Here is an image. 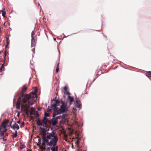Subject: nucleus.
I'll return each instance as SVG.
<instances>
[{
  "instance_id": "obj_1",
  "label": "nucleus",
  "mask_w": 151,
  "mask_h": 151,
  "mask_svg": "<svg viewBox=\"0 0 151 151\" xmlns=\"http://www.w3.org/2000/svg\"><path fill=\"white\" fill-rule=\"evenodd\" d=\"M27 89L25 86H24L22 88V92L20 94L22 97H20L18 98L16 103V108L17 109H20L21 111L25 112L27 116H29V109L30 105L33 104V100L37 96L36 92L37 90H36L34 92H31L29 94H24V92H25Z\"/></svg>"
},
{
  "instance_id": "obj_2",
  "label": "nucleus",
  "mask_w": 151,
  "mask_h": 151,
  "mask_svg": "<svg viewBox=\"0 0 151 151\" xmlns=\"http://www.w3.org/2000/svg\"><path fill=\"white\" fill-rule=\"evenodd\" d=\"M53 104L51 108L55 112V116L65 112L67 111V104L62 100L58 101L55 99L52 100Z\"/></svg>"
},
{
  "instance_id": "obj_3",
  "label": "nucleus",
  "mask_w": 151,
  "mask_h": 151,
  "mask_svg": "<svg viewBox=\"0 0 151 151\" xmlns=\"http://www.w3.org/2000/svg\"><path fill=\"white\" fill-rule=\"evenodd\" d=\"M47 135H46V133L45 132H44L42 136V142L46 143H48L49 141L48 139H51V137L54 136V134L53 133V131L50 133L47 132Z\"/></svg>"
},
{
  "instance_id": "obj_4",
  "label": "nucleus",
  "mask_w": 151,
  "mask_h": 151,
  "mask_svg": "<svg viewBox=\"0 0 151 151\" xmlns=\"http://www.w3.org/2000/svg\"><path fill=\"white\" fill-rule=\"evenodd\" d=\"M8 135V133L5 132L4 130L1 127L0 128V139H2L3 141H5L6 140V137Z\"/></svg>"
},
{
  "instance_id": "obj_5",
  "label": "nucleus",
  "mask_w": 151,
  "mask_h": 151,
  "mask_svg": "<svg viewBox=\"0 0 151 151\" xmlns=\"http://www.w3.org/2000/svg\"><path fill=\"white\" fill-rule=\"evenodd\" d=\"M51 111V109H47V112L45 111V112L44 116L43 117V119L42 120V121L43 123V127H46L47 126V122L49 120L47 118V117L49 116V114L47 112H48L49 111Z\"/></svg>"
},
{
  "instance_id": "obj_6",
  "label": "nucleus",
  "mask_w": 151,
  "mask_h": 151,
  "mask_svg": "<svg viewBox=\"0 0 151 151\" xmlns=\"http://www.w3.org/2000/svg\"><path fill=\"white\" fill-rule=\"evenodd\" d=\"M58 119H60V117L57 116L56 118H53L51 120H49L47 122L50 124H52L53 126L56 125L58 123Z\"/></svg>"
},
{
  "instance_id": "obj_7",
  "label": "nucleus",
  "mask_w": 151,
  "mask_h": 151,
  "mask_svg": "<svg viewBox=\"0 0 151 151\" xmlns=\"http://www.w3.org/2000/svg\"><path fill=\"white\" fill-rule=\"evenodd\" d=\"M53 133L54 134V136L52 137H54V141L52 147H55L58 146H56V145L58 140V139L56 133L54 131H53Z\"/></svg>"
},
{
  "instance_id": "obj_8",
  "label": "nucleus",
  "mask_w": 151,
  "mask_h": 151,
  "mask_svg": "<svg viewBox=\"0 0 151 151\" xmlns=\"http://www.w3.org/2000/svg\"><path fill=\"white\" fill-rule=\"evenodd\" d=\"M37 41V39H35V38H32L31 39V47L35 46L36 44V42Z\"/></svg>"
},
{
  "instance_id": "obj_9",
  "label": "nucleus",
  "mask_w": 151,
  "mask_h": 151,
  "mask_svg": "<svg viewBox=\"0 0 151 151\" xmlns=\"http://www.w3.org/2000/svg\"><path fill=\"white\" fill-rule=\"evenodd\" d=\"M36 121L37 122V126H43V123L42 120H40L39 119H38Z\"/></svg>"
},
{
  "instance_id": "obj_10",
  "label": "nucleus",
  "mask_w": 151,
  "mask_h": 151,
  "mask_svg": "<svg viewBox=\"0 0 151 151\" xmlns=\"http://www.w3.org/2000/svg\"><path fill=\"white\" fill-rule=\"evenodd\" d=\"M11 127L14 129H16L17 130H18L19 129V125L15 123L12 126L11 125Z\"/></svg>"
},
{
  "instance_id": "obj_11",
  "label": "nucleus",
  "mask_w": 151,
  "mask_h": 151,
  "mask_svg": "<svg viewBox=\"0 0 151 151\" xmlns=\"http://www.w3.org/2000/svg\"><path fill=\"white\" fill-rule=\"evenodd\" d=\"M1 127L4 130L5 132H6L7 129H6V125L4 124L3 122L1 124V125H0V128Z\"/></svg>"
},
{
  "instance_id": "obj_12",
  "label": "nucleus",
  "mask_w": 151,
  "mask_h": 151,
  "mask_svg": "<svg viewBox=\"0 0 151 151\" xmlns=\"http://www.w3.org/2000/svg\"><path fill=\"white\" fill-rule=\"evenodd\" d=\"M68 98L70 101V104H72V103L74 102L73 98L70 96H68Z\"/></svg>"
},
{
  "instance_id": "obj_13",
  "label": "nucleus",
  "mask_w": 151,
  "mask_h": 151,
  "mask_svg": "<svg viewBox=\"0 0 151 151\" xmlns=\"http://www.w3.org/2000/svg\"><path fill=\"white\" fill-rule=\"evenodd\" d=\"M6 50L5 51V52H4V61L3 62L4 63H5V60H6ZM4 63H3L2 65H1V68L2 69H4Z\"/></svg>"
},
{
  "instance_id": "obj_14",
  "label": "nucleus",
  "mask_w": 151,
  "mask_h": 151,
  "mask_svg": "<svg viewBox=\"0 0 151 151\" xmlns=\"http://www.w3.org/2000/svg\"><path fill=\"white\" fill-rule=\"evenodd\" d=\"M46 143L42 142V146L40 147V148L43 150H45V144Z\"/></svg>"
},
{
  "instance_id": "obj_15",
  "label": "nucleus",
  "mask_w": 151,
  "mask_h": 151,
  "mask_svg": "<svg viewBox=\"0 0 151 151\" xmlns=\"http://www.w3.org/2000/svg\"><path fill=\"white\" fill-rule=\"evenodd\" d=\"M54 141V139H53L52 140H51L50 141V142H48L47 145L49 146H51L52 145Z\"/></svg>"
},
{
  "instance_id": "obj_16",
  "label": "nucleus",
  "mask_w": 151,
  "mask_h": 151,
  "mask_svg": "<svg viewBox=\"0 0 151 151\" xmlns=\"http://www.w3.org/2000/svg\"><path fill=\"white\" fill-rule=\"evenodd\" d=\"M79 102V100H77L76 102V106L78 108H79L81 106V104H80Z\"/></svg>"
},
{
  "instance_id": "obj_17",
  "label": "nucleus",
  "mask_w": 151,
  "mask_h": 151,
  "mask_svg": "<svg viewBox=\"0 0 151 151\" xmlns=\"http://www.w3.org/2000/svg\"><path fill=\"white\" fill-rule=\"evenodd\" d=\"M57 149H58V146H57L55 147H52L51 148V150L52 151H56Z\"/></svg>"
},
{
  "instance_id": "obj_18",
  "label": "nucleus",
  "mask_w": 151,
  "mask_h": 151,
  "mask_svg": "<svg viewBox=\"0 0 151 151\" xmlns=\"http://www.w3.org/2000/svg\"><path fill=\"white\" fill-rule=\"evenodd\" d=\"M17 130L15 131V132L14 133H13V135H12V138H16L17 137Z\"/></svg>"
},
{
  "instance_id": "obj_19",
  "label": "nucleus",
  "mask_w": 151,
  "mask_h": 151,
  "mask_svg": "<svg viewBox=\"0 0 151 151\" xmlns=\"http://www.w3.org/2000/svg\"><path fill=\"white\" fill-rule=\"evenodd\" d=\"M146 76L148 78L151 77V72H147L146 73Z\"/></svg>"
},
{
  "instance_id": "obj_20",
  "label": "nucleus",
  "mask_w": 151,
  "mask_h": 151,
  "mask_svg": "<svg viewBox=\"0 0 151 151\" xmlns=\"http://www.w3.org/2000/svg\"><path fill=\"white\" fill-rule=\"evenodd\" d=\"M59 63H58L57 64V66L56 68V72L57 73H58V72L59 70Z\"/></svg>"
},
{
  "instance_id": "obj_21",
  "label": "nucleus",
  "mask_w": 151,
  "mask_h": 151,
  "mask_svg": "<svg viewBox=\"0 0 151 151\" xmlns=\"http://www.w3.org/2000/svg\"><path fill=\"white\" fill-rule=\"evenodd\" d=\"M35 32L33 31H32L31 33L32 38H35L36 37L35 36Z\"/></svg>"
},
{
  "instance_id": "obj_22",
  "label": "nucleus",
  "mask_w": 151,
  "mask_h": 151,
  "mask_svg": "<svg viewBox=\"0 0 151 151\" xmlns=\"http://www.w3.org/2000/svg\"><path fill=\"white\" fill-rule=\"evenodd\" d=\"M59 116L60 117V119H64L65 118V117H66V115L64 114H63L62 116Z\"/></svg>"
},
{
  "instance_id": "obj_23",
  "label": "nucleus",
  "mask_w": 151,
  "mask_h": 151,
  "mask_svg": "<svg viewBox=\"0 0 151 151\" xmlns=\"http://www.w3.org/2000/svg\"><path fill=\"white\" fill-rule=\"evenodd\" d=\"M9 122V120H4L3 122L6 125Z\"/></svg>"
},
{
  "instance_id": "obj_24",
  "label": "nucleus",
  "mask_w": 151,
  "mask_h": 151,
  "mask_svg": "<svg viewBox=\"0 0 151 151\" xmlns=\"http://www.w3.org/2000/svg\"><path fill=\"white\" fill-rule=\"evenodd\" d=\"M34 108L33 107H31V111L30 112H31V113L33 112L34 113Z\"/></svg>"
},
{
  "instance_id": "obj_25",
  "label": "nucleus",
  "mask_w": 151,
  "mask_h": 151,
  "mask_svg": "<svg viewBox=\"0 0 151 151\" xmlns=\"http://www.w3.org/2000/svg\"><path fill=\"white\" fill-rule=\"evenodd\" d=\"M64 89L65 91V92H66L67 91V87L66 86H65L64 88Z\"/></svg>"
},
{
  "instance_id": "obj_26",
  "label": "nucleus",
  "mask_w": 151,
  "mask_h": 151,
  "mask_svg": "<svg viewBox=\"0 0 151 151\" xmlns=\"http://www.w3.org/2000/svg\"><path fill=\"white\" fill-rule=\"evenodd\" d=\"M24 125V122H22V123H21V125H20V127H23Z\"/></svg>"
},
{
  "instance_id": "obj_27",
  "label": "nucleus",
  "mask_w": 151,
  "mask_h": 151,
  "mask_svg": "<svg viewBox=\"0 0 151 151\" xmlns=\"http://www.w3.org/2000/svg\"><path fill=\"white\" fill-rule=\"evenodd\" d=\"M6 15V12H3V13H2V16H3V17H5V15Z\"/></svg>"
},
{
  "instance_id": "obj_28",
  "label": "nucleus",
  "mask_w": 151,
  "mask_h": 151,
  "mask_svg": "<svg viewBox=\"0 0 151 151\" xmlns=\"http://www.w3.org/2000/svg\"><path fill=\"white\" fill-rule=\"evenodd\" d=\"M65 93H66L67 95H68V96L70 95L69 92H68L67 91L66 92H65Z\"/></svg>"
},
{
  "instance_id": "obj_29",
  "label": "nucleus",
  "mask_w": 151,
  "mask_h": 151,
  "mask_svg": "<svg viewBox=\"0 0 151 151\" xmlns=\"http://www.w3.org/2000/svg\"><path fill=\"white\" fill-rule=\"evenodd\" d=\"M34 114V113L33 112L31 113V112H30V116L32 115L33 114Z\"/></svg>"
},
{
  "instance_id": "obj_30",
  "label": "nucleus",
  "mask_w": 151,
  "mask_h": 151,
  "mask_svg": "<svg viewBox=\"0 0 151 151\" xmlns=\"http://www.w3.org/2000/svg\"><path fill=\"white\" fill-rule=\"evenodd\" d=\"M35 50V48H33L32 49V52H34V51Z\"/></svg>"
},
{
  "instance_id": "obj_31",
  "label": "nucleus",
  "mask_w": 151,
  "mask_h": 151,
  "mask_svg": "<svg viewBox=\"0 0 151 151\" xmlns=\"http://www.w3.org/2000/svg\"><path fill=\"white\" fill-rule=\"evenodd\" d=\"M37 117H39V114L37 112Z\"/></svg>"
},
{
  "instance_id": "obj_32",
  "label": "nucleus",
  "mask_w": 151,
  "mask_h": 151,
  "mask_svg": "<svg viewBox=\"0 0 151 151\" xmlns=\"http://www.w3.org/2000/svg\"><path fill=\"white\" fill-rule=\"evenodd\" d=\"M4 10H1V12H2V13H3V12H5V11H4Z\"/></svg>"
},
{
  "instance_id": "obj_33",
  "label": "nucleus",
  "mask_w": 151,
  "mask_h": 151,
  "mask_svg": "<svg viewBox=\"0 0 151 151\" xmlns=\"http://www.w3.org/2000/svg\"><path fill=\"white\" fill-rule=\"evenodd\" d=\"M17 123L19 124L20 123V121H19L17 122Z\"/></svg>"
},
{
  "instance_id": "obj_34",
  "label": "nucleus",
  "mask_w": 151,
  "mask_h": 151,
  "mask_svg": "<svg viewBox=\"0 0 151 151\" xmlns=\"http://www.w3.org/2000/svg\"><path fill=\"white\" fill-rule=\"evenodd\" d=\"M2 69L1 68H0V72L2 71Z\"/></svg>"
},
{
  "instance_id": "obj_35",
  "label": "nucleus",
  "mask_w": 151,
  "mask_h": 151,
  "mask_svg": "<svg viewBox=\"0 0 151 151\" xmlns=\"http://www.w3.org/2000/svg\"><path fill=\"white\" fill-rule=\"evenodd\" d=\"M8 45H6V46H5V48H7V47Z\"/></svg>"
},
{
  "instance_id": "obj_36",
  "label": "nucleus",
  "mask_w": 151,
  "mask_h": 151,
  "mask_svg": "<svg viewBox=\"0 0 151 151\" xmlns=\"http://www.w3.org/2000/svg\"><path fill=\"white\" fill-rule=\"evenodd\" d=\"M7 45H9V42L8 41H7Z\"/></svg>"
},
{
  "instance_id": "obj_37",
  "label": "nucleus",
  "mask_w": 151,
  "mask_h": 151,
  "mask_svg": "<svg viewBox=\"0 0 151 151\" xmlns=\"http://www.w3.org/2000/svg\"><path fill=\"white\" fill-rule=\"evenodd\" d=\"M32 151V150H27V151Z\"/></svg>"
},
{
  "instance_id": "obj_38",
  "label": "nucleus",
  "mask_w": 151,
  "mask_h": 151,
  "mask_svg": "<svg viewBox=\"0 0 151 151\" xmlns=\"http://www.w3.org/2000/svg\"><path fill=\"white\" fill-rule=\"evenodd\" d=\"M76 142H77V144H78V141H77Z\"/></svg>"
},
{
  "instance_id": "obj_39",
  "label": "nucleus",
  "mask_w": 151,
  "mask_h": 151,
  "mask_svg": "<svg viewBox=\"0 0 151 151\" xmlns=\"http://www.w3.org/2000/svg\"><path fill=\"white\" fill-rule=\"evenodd\" d=\"M13 140H14V138H13Z\"/></svg>"
},
{
  "instance_id": "obj_40",
  "label": "nucleus",
  "mask_w": 151,
  "mask_h": 151,
  "mask_svg": "<svg viewBox=\"0 0 151 151\" xmlns=\"http://www.w3.org/2000/svg\"><path fill=\"white\" fill-rule=\"evenodd\" d=\"M56 151H58V149H57V150Z\"/></svg>"
},
{
  "instance_id": "obj_41",
  "label": "nucleus",
  "mask_w": 151,
  "mask_h": 151,
  "mask_svg": "<svg viewBox=\"0 0 151 151\" xmlns=\"http://www.w3.org/2000/svg\"><path fill=\"white\" fill-rule=\"evenodd\" d=\"M1 54V52L0 51V54Z\"/></svg>"
},
{
  "instance_id": "obj_42",
  "label": "nucleus",
  "mask_w": 151,
  "mask_h": 151,
  "mask_svg": "<svg viewBox=\"0 0 151 151\" xmlns=\"http://www.w3.org/2000/svg\"><path fill=\"white\" fill-rule=\"evenodd\" d=\"M1 12V11L0 10V12Z\"/></svg>"
},
{
  "instance_id": "obj_43",
  "label": "nucleus",
  "mask_w": 151,
  "mask_h": 151,
  "mask_svg": "<svg viewBox=\"0 0 151 151\" xmlns=\"http://www.w3.org/2000/svg\"><path fill=\"white\" fill-rule=\"evenodd\" d=\"M83 151H85V150H84Z\"/></svg>"
}]
</instances>
